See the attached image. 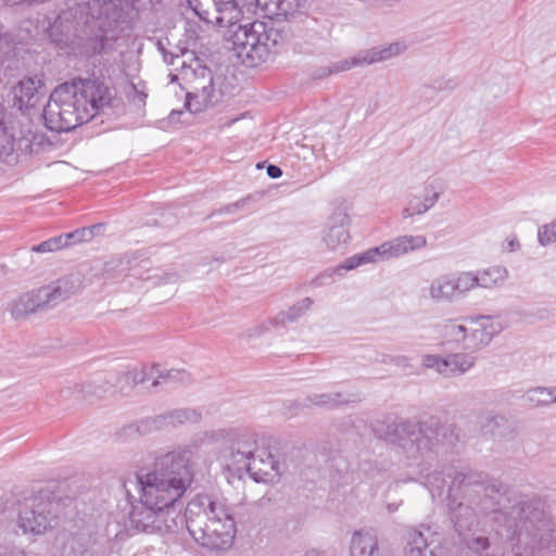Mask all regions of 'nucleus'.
I'll return each instance as SVG.
<instances>
[{"label":"nucleus","instance_id":"f257e3e1","mask_svg":"<svg viewBox=\"0 0 556 556\" xmlns=\"http://www.w3.org/2000/svg\"><path fill=\"white\" fill-rule=\"evenodd\" d=\"M454 531L468 536L479 514L491 517L497 535L516 556L543 551L556 553V516L538 495H527L482 472L456 473L447 490Z\"/></svg>","mask_w":556,"mask_h":556},{"label":"nucleus","instance_id":"f03ea898","mask_svg":"<svg viewBox=\"0 0 556 556\" xmlns=\"http://www.w3.org/2000/svg\"><path fill=\"white\" fill-rule=\"evenodd\" d=\"M114 90L100 79H73L58 86L43 108L45 125L67 132L112 106Z\"/></svg>","mask_w":556,"mask_h":556},{"label":"nucleus","instance_id":"7ed1b4c3","mask_svg":"<svg viewBox=\"0 0 556 556\" xmlns=\"http://www.w3.org/2000/svg\"><path fill=\"white\" fill-rule=\"evenodd\" d=\"M371 431L376 438L400 446L408 458L420 462L434 459L440 451L452 448L459 441L456 427L437 416L417 421L388 416L372 422Z\"/></svg>","mask_w":556,"mask_h":556},{"label":"nucleus","instance_id":"20e7f679","mask_svg":"<svg viewBox=\"0 0 556 556\" xmlns=\"http://www.w3.org/2000/svg\"><path fill=\"white\" fill-rule=\"evenodd\" d=\"M184 520L192 539L212 551L228 549L236 535L235 519L226 504L208 494H198L185 510Z\"/></svg>","mask_w":556,"mask_h":556},{"label":"nucleus","instance_id":"39448f33","mask_svg":"<svg viewBox=\"0 0 556 556\" xmlns=\"http://www.w3.org/2000/svg\"><path fill=\"white\" fill-rule=\"evenodd\" d=\"M140 490L138 500L126 490V503L123 508L124 527L135 533H169L178 527L177 519L181 508L163 501L157 494L143 485H137Z\"/></svg>","mask_w":556,"mask_h":556},{"label":"nucleus","instance_id":"423d86ee","mask_svg":"<svg viewBox=\"0 0 556 556\" xmlns=\"http://www.w3.org/2000/svg\"><path fill=\"white\" fill-rule=\"evenodd\" d=\"M193 480L189 451H174L156 458L153 469L138 475L136 485H143L163 501L182 507L179 502Z\"/></svg>","mask_w":556,"mask_h":556},{"label":"nucleus","instance_id":"0eeeda50","mask_svg":"<svg viewBox=\"0 0 556 556\" xmlns=\"http://www.w3.org/2000/svg\"><path fill=\"white\" fill-rule=\"evenodd\" d=\"M232 48L243 64L256 67L268 61L285 41L271 23L254 21L239 25L231 35Z\"/></svg>","mask_w":556,"mask_h":556},{"label":"nucleus","instance_id":"6e6552de","mask_svg":"<svg viewBox=\"0 0 556 556\" xmlns=\"http://www.w3.org/2000/svg\"><path fill=\"white\" fill-rule=\"evenodd\" d=\"M83 289L80 274H70L47 286L20 294L9 304L14 319H22L30 314L47 311L76 295Z\"/></svg>","mask_w":556,"mask_h":556},{"label":"nucleus","instance_id":"1a4fd4ad","mask_svg":"<svg viewBox=\"0 0 556 556\" xmlns=\"http://www.w3.org/2000/svg\"><path fill=\"white\" fill-rule=\"evenodd\" d=\"M426 245L427 239L425 236H399L381 243L378 247L368 249L363 253L355 254L346 258L342 264L334 268L326 269L312 281V285L317 287L326 285L332 279L333 275L342 276L345 271L355 269L361 265L397 258L409 252L420 250Z\"/></svg>","mask_w":556,"mask_h":556},{"label":"nucleus","instance_id":"9d476101","mask_svg":"<svg viewBox=\"0 0 556 556\" xmlns=\"http://www.w3.org/2000/svg\"><path fill=\"white\" fill-rule=\"evenodd\" d=\"M470 317L445 319L439 327L443 338L442 344H454L464 351L476 352L488 345L502 327L490 316L477 317L478 327L468 328L465 321Z\"/></svg>","mask_w":556,"mask_h":556},{"label":"nucleus","instance_id":"9b49d317","mask_svg":"<svg viewBox=\"0 0 556 556\" xmlns=\"http://www.w3.org/2000/svg\"><path fill=\"white\" fill-rule=\"evenodd\" d=\"M55 506L48 493L40 492L26 498L18 514V527L24 533L45 532L55 518Z\"/></svg>","mask_w":556,"mask_h":556},{"label":"nucleus","instance_id":"f8f14e48","mask_svg":"<svg viewBox=\"0 0 556 556\" xmlns=\"http://www.w3.org/2000/svg\"><path fill=\"white\" fill-rule=\"evenodd\" d=\"M472 353L457 352L445 356L425 354L421 357V365L444 378L457 377L465 375L475 366L477 357Z\"/></svg>","mask_w":556,"mask_h":556},{"label":"nucleus","instance_id":"ddd939ff","mask_svg":"<svg viewBox=\"0 0 556 556\" xmlns=\"http://www.w3.org/2000/svg\"><path fill=\"white\" fill-rule=\"evenodd\" d=\"M433 303L451 304L468 294L464 271L447 273L431 280L427 288Z\"/></svg>","mask_w":556,"mask_h":556},{"label":"nucleus","instance_id":"4468645a","mask_svg":"<svg viewBox=\"0 0 556 556\" xmlns=\"http://www.w3.org/2000/svg\"><path fill=\"white\" fill-rule=\"evenodd\" d=\"M350 224L351 218L344 208L339 207L331 213L321 232V241L328 250L338 251L349 243Z\"/></svg>","mask_w":556,"mask_h":556},{"label":"nucleus","instance_id":"2eb2a0df","mask_svg":"<svg viewBox=\"0 0 556 556\" xmlns=\"http://www.w3.org/2000/svg\"><path fill=\"white\" fill-rule=\"evenodd\" d=\"M201 413H199L197 409L177 408L165 414L148 417L140 420L137 425V431L140 434H148L169 425L178 426L185 422L197 424L201 420Z\"/></svg>","mask_w":556,"mask_h":556},{"label":"nucleus","instance_id":"dca6fc26","mask_svg":"<svg viewBox=\"0 0 556 556\" xmlns=\"http://www.w3.org/2000/svg\"><path fill=\"white\" fill-rule=\"evenodd\" d=\"M442 535L431 526L421 525L408 533L407 556H440Z\"/></svg>","mask_w":556,"mask_h":556},{"label":"nucleus","instance_id":"f3484780","mask_svg":"<svg viewBox=\"0 0 556 556\" xmlns=\"http://www.w3.org/2000/svg\"><path fill=\"white\" fill-rule=\"evenodd\" d=\"M26 129H31V122L26 119L25 123L17 122L16 126L12 125L4 128L0 132V153L10 155L13 152L22 154H30V138L26 136Z\"/></svg>","mask_w":556,"mask_h":556},{"label":"nucleus","instance_id":"a211bd4d","mask_svg":"<svg viewBox=\"0 0 556 556\" xmlns=\"http://www.w3.org/2000/svg\"><path fill=\"white\" fill-rule=\"evenodd\" d=\"M468 293L476 289H495L507 280L508 270L504 266L495 265L475 271H464Z\"/></svg>","mask_w":556,"mask_h":556},{"label":"nucleus","instance_id":"6ab92c4d","mask_svg":"<svg viewBox=\"0 0 556 556\" xmlns=\"http://www.w3.org/2000/svg\"><path fill=\"white\" fill-rule=\"evenodd\" d=\"M255 482H266L276 475H281L279 463L271 453L265 448H258L253 452L251 463H249L248 472Z\"/></svg>","mask_w":556,"mask_h":556},{"label":"nucleus","instance_id":"aec40b11","mask_svg":"<svg viewBox=\"0 0 556 556\" xmlns=\"http://www.w3.org/2000/svg\"><path fill=\"white\" fill-rule=\"evenodd\" d=\"M256 451V441L252 437H243L235 441L229 447L227 467L241 475L248 472L249 463L253 452Z\"/></svg>","mask_w":556,"mask_h":556},{"label":"nucleus","instance_id":"412c9836","mask_svg":"<svg viewBox=\"0 0 556 556\" xmlns=\"http://www.w3.org/2000/svg\"><path fill=\"white\" fill-rule=\"evenodd\" d=\"M181 71L185 78L191 85L190 91H200L198 97L205 101L208 93H214L213 75L207 66L201 65L197 62L193 67L191 64L186 65V61L181 62Z\"/></svg>","mask_w":556,"mask_h":556},{"label":"nucleus","instance_id":"4be33fe9","mask_svg":"<svg viewBox=\"0 0 556 556\" xmlns=\"http://www.w3.org/2000/svg\"><path fill=\"white\" fill-rule=\"evenodd\" d=\"M351 556H387L381 553L378 536L372 530L355 531L351 539Z\"/></svg>","mask_w":556,"mask_h":556},{"label":"nucleus","instance_id":"5701e85b","mask_svg":"<svg viewBox=\"0 0 556 556\" xmlns=\"http://www.w3.org/2000/svg\"><path fill=\"white\" fill-rule=\"evenodd\" d=\"M213 7V24L219 27L235 26L241 15L236 0H208Z\"/></svg>","mask_w":556,"mask_h":556},{"label":"nucleus","instance_id":"b1692460","mask_svg":"<svg viewBox=\"0 0 556 556\" xmlns=\"http://www.w3.org/2000/svg\"><path fill=\"white\" fill-rule=\"evenodd\" d=\"M40 80L36 78L22 79L17 86L14 87L15 104L20 110H29L37 105L39 101L38 87Z\"/></svg>","mask_w":556,"mask_h":556},{"label":"nucleus","instance_id":"393cba45","mask_svg":"<svg viewBox=\"0 0 556 556\" xmlns=\"http://www.w3.org/2000/svg\"><path fill=\"white\" fill-rule=\"evenodd\" d=\"M255 4L269 18H288L298 12L300 0H255Z\"/></svg>","mask_w":556,"mask_h":556},{"label":"nucleus","instance_id":"a878e982","mask_svg":"<svg viewBox=\"0 0 556 556\" xmlns=\"http://www.w3.org/2000/svg\"><path fill=\"white\" fill-rule=\"evenodd\" d=\"M362 399L359 395H350L345 396L341 392L333 393H320V394H311L304 399L303 406H318L326 408H336L342 405H348L351 403H358Z\"/></svg>","mask_w":556,"mask_h":556},{"label":"nucleus","instance_id":"bb28decb","mask_svg":"<svg viewBox=\"0 0 556 556\" xmlns=\"http://www.w3.org/2000/svg\"><path fill=\"white\" fill-rule=\"evenodd\" d=\"M126 371L116 374H109L105 379L97 378L88 387L92 389L91 392L97 396H102L108 392H113V389L118 388L119 391L131 390L135 386H131V379L125 377Z\"/></svg>","mask_w":556,"mask_h":556},{"label":"nucleus","instance_id":"cd10ccee","mask_svg":"<svg viewBox=\"0 0 556 556\" xmlns=\"http://www.w3.org/2000/svg\"><path fill=\"white\" fill-rule=\"evenodd\" d=\"M406 50V45L401 41L392 42L387 46L375 47L369 50L363 51L364 61L366 64H374L387 61L393 56L400 55Z\"/></svg>","mask_w":556,"mask_h":556},{"label":"nucleus","instance_id":"c85d7f7f","mask_svg":"<svg viewBox=\"0 0 556 556\" xmlns=\"http://www.w3.org/2000/svg\"><path fill=\"white\" fill-rule=\"evenodd\" d=\"M314 304L313 299L306 296L301 301L290 306L287 311H282L277 314L270 323L274 325H286L295 323L299 320L307 311L311 309Z\"/></svg>","mask_w":556,"mask_h":556},{"label":"nucleus","instance_id":"c756f323","mask_svg":"<svg viewBox=\"0 0 556 556\" xmlns=\"http://www.w3.org/2000/svg\"><path fill=\"white\" fill-rule=\"evenodd\" d=\"M467 470L466 472H468ZM456 469L448 468L447 472L441 470H434L431 473H428L424 477V485L429 490L431 497L435 498L441 497L444 493L446 480L445 477H448L453 480L456 473H459Z\"/></svg>","mask_w":556,"mask_h":556},{"label":"nucleus","instance_id":"7c9ffc66","mask_svg":"<svg viewBox=\"0 0 556 556\" xmlns=\"http://www.w3.org/2000/svg\"><path fill=\"white\" fill-rule=\"evenodd\" d=\"M525 399L531 407H544L556 403V387H536L529 389Z\"/></svg>","mask_w":556,"mask_h":556},{"label":"nucleus","instance_id":"2f4dec72","mask_svg":"<svg viewBox=\"0 0 556 556\" xmlns=\"http://www.w3.org/2000/svg\"><path fill=\"white\" fill-rule=\"evenodd\" d=\"M192 381L191 375L185 369H162L159 365L156 379L152 381L150 390H155L161 383L189 384Z\"/></svg>","mask_w":556,"mask_h":556},{"label":"nucleus","instance_id":"473e14b6","mask_svg":"<svg viewBox=\"0 0 556 556\" xmlns=\"http://www.w3.org/2000/svg\"><path fill=\"white\" fill-rule=\"evenodd\" d=\"M64 556H96L90 547L89 540L84 535L75 534L63 546Z\"/></svg>","mask_w":556,"mask_h":556},{"label":"nucleus","instance_id":"72a5a7b5","mask_svg":"<svg viewBox=\"0 0 556 556\" xmlns=\"http://www.w3.org/2000/svg\"><path fill=\"white\" fill-rule=\"evenodd\" d=\"M104 227L103 224H94L89 227H83L74 231L67 232L63 236V242L65 247H70L80 242H88L98 235Z\"/></svg>","mask_w":556,"mask_h":556},{"label":"nucleus","instance_id":"f704fd0d","mask_svg":"<svg viewBox=\"0 0 556 556\" xmlns=\"http://www.w3.org/2000/svg\"><path fill=\"white\" fill-rule=\"evenodd\" d=\"M159 370V364L153 365H141L139 368H134L126 371V378L131 379V386L142 384L146 381L156 379V371Z\"/></svg>","mask_w":556,"mask_h":556},{"label":"nucleus","instance_id":"c9c22d12","mask_svg":"<svg viewBox=\"0 0 556 556\" xmlns=\"http://www.w3.org/2000/svg\"><path fill=\"white\" fill-rule=\"evenodd\" d=\"M440 198V191L435 190L433 185H429L425 188V194L422 200L414 198L410 202L414 204V208L417 215H421L430 210L438 202Z\"/></svg>","mask_w":556,"mask_h":556},{"label":"nucleus","instance_id":"e433bc0d","mask_svg":"<svg viewBox=\"0 0 556 556\" xmlns=\"http://www.w3.org/2000/svg\"><path fill=\"white\" fill-rule=\"evenodd\" d=\"M486 433H490L495 440H502L507 433H513L503 416L490 417L488 424L483 426Z\"/></svg>","mask_w":556,"mask_h":556},{"label":"nucleus","instance_id":"4c0bfd02","mask_svg":"<svg viewBox=\"0 0 556 556\" xmlns=\"http://www.w3.org/2000/svg\"><path fill=\"white\" fill-rule=\"evenodd\" d=\"M200 91H188L186 94L185 108L192 114L204 111L211 103L214 93H208L205 101L198 97Z\"/></svg>","mask_w":556,"mask_h":556},{"label":"nucleus","instance_id":"58836bf2","mask_svg":"<svg viewBox=\"0 0 556 556\" xmlns=\"http://www.w3.org/2000/svg\"><path fill=\"white\" fill-rule=\"evenodd\" d=\"M458 86V80L456 78H445V77H442V78H439V79H435L431 85H426L424 87L420 88V93L421 94H434L435 92H439V91H446V92H451L453 90H455Z\"/></svg>","mask_w":556,"mask_h":556},{"label":"nucleus","instance_id":"ea45409f","mask_svg":"<svg viewBox=\"0 0 556 556\" xmlns=\"http://www.w3.org/2000/svg\"><path fill=\"white\" fill-rule=\"evenodd\" d=\"M128 270L129 261L125 258H119L106 263L104 275L106 279L118 280L122 277H126Z\"/></svg>","mask_w":556,"mask_h":556},{"label":"nucleus","instance_id":"a19ab883","mask_svg":"<svg viewBox=\"0 0 556 556\" xmlns=\"http://www.w3.org/2000/svg\"><path fill=\"white\" fill-rule=\"evenodd\" d=\"M26 136H29L30 138V154H37L52 146V142L47 138L45 134L34 129L33 124L31 129H26Z\"/></svg>","mask_w":556,"mask_h":556},{"label":"nucleus","instance_id":"79ce46f5","mask_svg":"<svg viewBox=\"0 0 556 556\" xmlns=\"http://www.w3.org/2000/svg\"><path fill=\"white\" fill-rule=\"evenodd\" d=\"M200 20L213 24V7L208 0H188Z\"/></svg>","mask_w":556,"mask_h":556},{"label":"nucleus","instance_id":"37998d69","mask_svg":"<svg viewBox=\"0 0 556 556\" xmlns=\"http://www.w3.org/2000/svg\"><path fill=\"white\" fill-rule=\"evenodd\" d=\"M62 248H65L63 236H58L31 247V251L36 253H48L59 251Z\"/></svg>","mask_w":556,"mask_h":556},{"label":"nucleus","instance_id":"c03bdc74","mask_svg":"<svg viewBox=\"0 0 556 556\" xmlns=\"http://www.w3.org/2000/svg\"><path fill=\"white\" fill-rule=\"evenodd\" d=\"M366 64L364 61L363 51L359 52L356 56H352L342 61H338L331 65L329 68L330 73H339L348 71L354 66Z\"/></svg>","mask_w":556,"mask_h":556},{"label":"nucleus","instance_id":"a18cd8bd","mask_svg":"<svg viewBox=\"0 0 556 556\" xmlns=\"http://www.w3.org/2000/svg\"><path fill=\"white\" fill-rule=\"evenodd\" d=\"M538 240L543 247L556 241V220L539 228Z\"/></svg>","mask_w":556,"mask_h":556},{"label":"nucleus","instance_id":"49530a36","mask_svg":"<svg viewBox=\"0 0 556 556\" xmlns=\"http://www.w3.org/2000/svg\"><path fill=\"white\" fill-rule=\"evenodd\" d=\"M462 542L467 545L469 549L477 554H482L484 551H486L490 547V542L486 536H475L468 539L467 536L460 538Z\"/></svg>","mask_w":556,"mask_h":556},{"label":"nucleus","instance_id":"de8ad7c7","mask_svg":"<svg viewBox=\"0 0 556 556\" xmlns=\"http://www.w3.org/2000/svg\"><path fill=\"white\" fill-rule=\"evenodd\" d=\"M173 52H176L178 55L176 58V65L175 66V70H178V68H181V62L182 61H186L187 62H198V58L194 55V52L193 51H190L187 47H181L179 45H177L175 47L174 50H172Z\"/></svg>","mask_w":556,"mask_h":556},{"label":"nucleus","instance_id":"09e8293b","mask_svg":"<svg viewBox=\"0 0 556 556\" xmlns=\"http://www.w3.org/2000/svg\"><path fill=\"white\" fill-rule=\"evenodd\" d=\"M251 200V197L248 195L245 198H242L233 203L227 204L219 210L215 211L213 214H232L237 210H240L247 205V203Z\"/></svg>","mask_w":556,"mask_h":556},{"label":"nucleus","instance_id":"8fccbe9b","mask_svg":"<svg viewBox=\"0 0 556 556\" xmlns=\"http://www.w3.org/2000/svg\"><path fill=\"white\" fill-rule=\"evenodd\" d=\"M157 49L162 53L164 62L169 65H176V58L178 55L176 52L166 50L161 40L157 41Z\"/></svg>","mask_w":556,"mask_h":556},{"label":"nucleus","instance_id":"3c124183","mask_svg":"<svg viewBox=\"0 0 556 556\" xmlns=\"http://www.w3.org/2000/svg\"><path fill=\"white\" fill-rule=\"evenodd\" d=\"M267 175L273 179H277L282 176V170L279 166L270 164L267 166Z\"/></svg>","mask_w":556,"mask_h":556},{"label":"nucleus","instance_id":"603ef678","mask_svg":"<svg viewBox=\"0 0 556 556\" xmlns=\"http://www.w3.org/2000/svg\"><path fill=\"white\" fill-rule=\"evenodd\" d=\"M414 215H417L416 212H415V208H414V204L409 201V204L407 207H405L403 211H402V217L404 219L406 218H410L413 217Z\"/></svg>","mask_w":556,"mask_h":556},{"label":"nucleus","instance_id":"864d4df0","mask_svg":"<svg viewBox=\"0 0 556 556\" xmlns=\"http://www.w3.org/2000/svg\"><path fill=\"white\" fill-rule=\"evenodd\" d=\"M184 114L181 110H173L168 116L169 123L176 124L180 122V116Z\"/></svg>","mask_w":556,"mask_h":556},{"label":"nucleus","instance_id":"5fc2aeb1","mask_svg":"<svg viewBox=\"0 0 556 556\" xmlns=\"http://www.w3.org/2000/svg\"><path fill=\"white\" fill-rule=\"evenodd\" d=\"M316 22L311 21L309 25H307V29L314 31V35L312 36L313 40H319L324 38V35L321 33L315 31Z\"/></svg>","mask_w":556,"mask_h":556},{"label":"nucleus","instance_id":"6e6d98bb","mask_svg":"<svg viewBox=\"0 0 556 556\" xmlns=\"http://www.w3.org/2000/svg\"><path fill=\"white\" fill-rule=\"evenodd\" d=\"M520 249V243L517 238L510 239L507 242V251L508 252H515Z\"/></svg>","mask_w":556,"mask_h":556},{"label":"nucleus","instance_id":"4d7b16f0","mask_svg":"<svg viewBox=\"0 0 556 556\" xmlns=\"http://www.w3.org/2000/svg\"><path fill=\"white\" fill-rule=\"evenodd\" d=\"M395 509H396V506H395L394 504H389V505H388V510H389L390 513L394 511Z\"/></svg>","mask_w":556,"mask_h":556},{"label":"nucleus","instance_id":"13d9d810","mask_svg":"<svg viewBox=\"0 0 556 556\" xmlns=\"http://www.w3.org/2000/svg\"><path fill=\"white\" fill-rule=\"evenodd\" d=\"M169 76H170V80H172V81H175V80H176V78H177V77H176L175 75H173V74H170Z\"/></svg>","mask_w":556,"mask_h":556}]
</instances>
